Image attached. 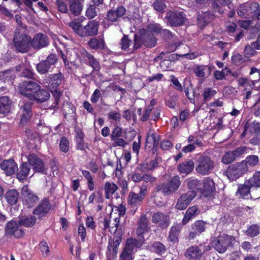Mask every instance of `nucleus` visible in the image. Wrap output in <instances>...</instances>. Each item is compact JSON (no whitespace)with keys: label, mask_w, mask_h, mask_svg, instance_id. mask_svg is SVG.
<instances>
[{"label":"nucleus","mask_w":260,"mask_h":260,"mask_svg":"<svg viewBox=\"0 0 260 260\" xmlns=\"http://www.w3.org/2000/svg\"><path fill=\"white\" fill-rule=\"evenodd\" d=\"M203 184V194L205 197L211 195L215 190V183L210 177L204 179Z\"/></svg>","instance_id":"bb28decb"},{"label":"nucleus","mask_w":260,"mask_h":260,"mask_svg":"<svg viewBox=\"0 0 260 260\" xmlns=\"http://www.w3.org/2000/svg\"><path fill=\"white\" fill-rule=\"evenodd\" d=\"M17 227V223L15 222L9 221L6 226V232L7 234L11 235Z\"/></svg>","instance_id":"338daca9"},{"label":"nucleus","mask_w":260,"mask_h":260,"mask_svg":"<svg viewBox=\"0 0 260 260\" xmlns=\"http://www.w3.org/2000/svg\"><path fill=\"white\" fill-rule=\"evenodd\" d=\"M87 45L90 49L96 50H104L106 47L104 38L101 36L91 38L88 41Z\"/></svg>","instance_id":"4be33fe9"},{"label":"nucleus","mask_w":260,"mask_h":260,"mask_svg":"<svg viewBox=\"0 0 260 260\" xmlns=\"http://www.w3.org/2000/svg\"><path fill=\"white\" fill-rule=\"evenodd\" d=\"M203 254L201 249L197 246H192L185 251V256L188 260H199Z\"/></svg>","instance_id":"b1692460"},{"label":"nucleus","mask_w":260,"mask_h":260,"mask_svg":"<svg viewBox=\"0 0 260 260\" xmlns=\"http://www.w3.org/2000/svg\"><path fill=\"white\" fill-rule=\"evenodd\" d=\"M236 159L233 151H230L225 152L223 155L221 161L224 164H230Z\"/></svg>","instance_id":"13d9d810"},{"label":"nucleus","mask_w":260,"mask_h":260,"mask_svg":"<svg viewBox=\"0 0 260 260\" xmlns=\"http://www.w3.org/2000/svg\"><path fill=\"white\" fill-rule=\"evenodd\" d=\"M57 60L58 58L56 54H50L45 59L40 61L37 64V71L41 75H45L49 72H52Z\"/></svg>","instance_id":"9d476101"},{"label":"nucleus","mask_w":260,"mask_h":260,"mask_svg":"<svg viewBox=\"0 0 260 260\" xmlns=\"http://www.w3.org/2000/svg\"><path fill=\"white\" fill-rule=\"evenodd\" d=\"M182 229V225L180 224H176L172 226L169 232V238L173 243L178 241V239Z\"/></svg>","instance_id":"c9c22d12"},{"label":"nucleus","mask_w":260,"mask_h":260,"mask_svg":"<svg viewBox=\"0 0 260 260\" xmlns=\"http://www.w3.org/2000/svg\"><path fill=\"white\" fill-rule=\"evenodd\" d=\"M214 168V161L210 156L202 154L196 162V171L202 175L209 174Z\"/></svg>","instance_id":"39448f33"},{"label":"nucleus","mask_w":260,"mask_h":260,"mask_svg":"<svg viewBox=\"0 0 260 260\" xmlns=\"http://www.w3.org/2000/svg\"><path fill=\"white\" fill-rule=\"evenodd\" d=\"M235 242L233 236L222 234L213 238L211 244L216 251L220 253H224L228 247H232Z\"/></svg>","instance_id":"20e7f679"},{"label":"nucleus","mask_w":260,"mask_h":260,"mask_svg":"<svg viewBox=\"0 0 260 260\" xmlns=\"http://www.w3.org/2000/svg\"><path fill=\"white\" fill-rule=\"evenodd\" d=\"M49 45L48 37L44 34H36L30 42V45L36 49H40Z\"/></svg>","instance_id":"a211bd4d"},{"label":"nucleus","mask_w":260,"mask_h":260,"mask_svg":"<svg viewBox=\"0 0 260 260\" xmlns=\"http://www.w3.org/2000/svg\"><path fill=\"white\" fill-rule=\"evenodd\" d=\"M128 203L133 207H136L140 205L144 199L143 194H137L130 192L128 197Z\"/></svg>","instance_id":"473e14b6"},{"label":"nucleus","mask_w":260,"mask_h":260,"mask_svg":"<svg viewBox=\"0 0 260 260\" xmlns=\"http://www.w3.org/2000/svg\"><path fill=\"white\" fill-rule=\"evenodd\" d=\"M259 233L260 226L257 224H253L250 226L246 231V234L251 237L257 236Z\"/></svg>","instance_id":"4d7b16f0"},{"label":"nucleus","mask_w":260,"mask_h":260,"mask_svg":"<svg viewBox=\"0 0 260 260\" xmlns=\"http://www.w3.org/2000/svg\"><path fill=\"white\" fill-rule=\"evenodd\" d=\"M229 5V4H224L222 1L213 0L211 3V7L214 12L222 14L224 12L223 6H228Z\"/></svg>","instance_id":"79ce46f5"},{"label":"nucleus","mask_w":260,"mask_h":260,"mask_svg":"<svg viewBox=\"0 0 260 260\" xmlns=\"http://www.w3.org/2000/svg\"><path fill=\"white\" fill-rule=\"evenodd\" d=\"M245 165L240 162L229 166L225 172L228 179L230 181H235L247 172Z\"/></svg>","instance_id":"f8f14e48"},{"label":"nucleus","mask_w":260,"mask_h":260,"mask_svg":"<svg viewBox=\"0 0 260 260\" xmlns=\"http://www.w3.org/2000/svg\"><path fill=\"white\" fill-rule=\"evenodd\" d=\"M40 249L44 257L48 256L50 254L49 247L47 243L45 241H42L39 244Z\"/></svg>","instance_id":"680f3d73"},{"label":"nucleus","mask_w":260,"mask_h":260,"mask_svg":"<svg viewBox=\"0 0 260 260\" xmlns=\"http://www.w3.org/2000/svg\"><path fill=\"white\" fill-rule=\"evenodd\" d=\"M152 221L154 223H158L161 229H166L169 225L170 218L164 213L156 212L152 215Z\"/></svg>","instance_id":"aec40b11"},{"label":"nucleus","mask_w":260,"mask_h":260,"mask_svg":"<svg viewBox=\"0 0 260 260\" xmlns=\"http://www.w3.org/2000/svg\"><path fill=\"white\" fill-rule=\"evenodd\" d=\"M162 28L160 25L157 23L150 24L148 26V30L152 33L160 34Z\"/></svg>","instance_id":"69168bd1"},{"label":"nucleus","mask_w":260,"mask_h":260,"mask_svg":"<svg viewBox=\"0 0 260 260\" xmlns=\"http://www.w3.org/2000/svg\"><path fill=\"white\" fill-rule=\"evenodd\" d=\"M27 160L30 166L35 172L47 173V168L42 159L35 154H30L27 157Z\"/></svg>","instance_id":"dca6fc26"},{"label":"nucleus","mask_w":260,"mask_h":260,"mask_svg":"<svg viewBox=\"0 0 260 260\" xmlns=\"http://www.w3.org/2000/svg\"><path fill=\"white\" fill-rule=\"evenodd\" d=\"M51 207L49 200L45 198L41 203L37 206L34 210L33 213L36 215L40 216V217L44 216L50 210Z\"/></svg>","instance_id":"412c9836"},{"label":"nucleus","mask_w":260,"mask_h":260,"mask_svg":"<svg viewBox=\"0 0 260 260\" xmlns=\"http://www.w3.org/2000/svg\"><path fill=\"white\" fill-rule=\"evenodd\" d=\"M40 89V85L31 80H24L21 82L18 86L19 93L31 101L35 94Z\"/></svg>","instance_id":"6e6552de"},{"label":"nucleus","mask_w":260,"mask_h":260,"mask_svg":"<svg viewBox=\"0 0 260 260\" xmlns=\"http://www.w3.org/2000/svg\"><path fill=\"white\" fill-rule=\"evenodd\" d=\"M50 98L49 92L44 89H41L40 86V89L36 92L35 98L31 101H35L38 103H42L47 101Z\"/></svg>","instance_id":"c756f323"},{"label":"nucleus","mask_w":260,"mask_h":260,"mask_svg":"<svg viewBox=\"0 0 260 260\" xmlns=\"http://www.w3.org/2000/svg\"><path fill=\"white\" fill-rule=\"evenodd\" d=\"M69 25L77 35L82 38L95 36L98 34L99 24L95 20L89 21L85 26L74 20L71 21Z\"/></svg>","instance_id":"f257e3e1"},{"label":"nucleus","mask_w":260,"mask_h":260,"mask_svg":"<svg viewBox=\"0 0 260 260\" xmlns=\"http://www.w3.org/2000/svg\"><path fill=\"white\" fill-rule=\"evenodd\" d=\"M118 189L117 186L114 183L107 182L105 185L106 198L109 199V194H113Z\"/></svg>","instance_id":"603ef678"},{"label":"nucleus","mask_w":260,"mask_h":260,"mask_svg":"<svg viewBox=\"0 0 260 260\" xmlns=\"http://www.w3.org/2000/svg\"><path fill=\"white\" fill-rule=\"evenodd\" d=\"M238 85L240 86H245L244 90L251 89L254 86L253 80L248 81L246 78H240L238 80Z\"/></svg>","instance_id":"8fccbe9b"},{"label":"nucleus","mask_w":260,"mask_h":260,"mask_svg":"<svg viewBox=\"0 0 260 260\" xmlns=\"http://www.w3.org/2000/svg\"><path fill=\"white\" fill-rule=\"evenodd\" d=\"M21 194L23 205L28 208L33 207L39 200L38 196L27 185H24L22 187Z\"/></svg>","instance_id":"9b49d317"},{"label":"nucleus","mask_w":260,"mask_h":260,"mask_svg":"<svg viewBox=\"0 0 260 260\" xmlns=\"http://www.w3.org/2000/svg\"><path fill=\"white\" fill-rule=\"evenodd\" d=\"M69 14L79 16L83 9V5L80 0H68Z\"/></svg>","instance_id":"393cba45"},{"label":"nucleus","mask_w":260,"mask_h":260,"mask_svg":"<svg viewBox=\"0 0 260 260\" xmlns=\"http://www.w3.org/2000/svg\"><path fill=\"white\" fill-rule=\"evenodd\" d=\"M36 222V218L32 215L23 217L19 220L20 224L25 227H32Z\"/></svg>","instance_id":"a18cd8bd"},{"label":"nucleus","mask_w":260,"mask_h":260,"mask_svg":"<svg viewBox=\"0 0 260 260\" xmlns=\"http://www.w3.org/2000/svg\"><path fill=\"white\" fill-rule=\"evenodd\" d=\"M31 37L21 32L19 29H15L13 39L14 46L17 52L24 53L27 52L30 46Z\"/></svg>","instance_id":"7ed1b4c3"},{"label":"nucleus","mask_w":260,"mask_h":260,"mask_svg":"<svg viewBox=\"0 0 260 260\" xmlns=\"http://www.w3.org/2000/svg\"><path fill=\"white\" fill-rule=\"evenodd\" d=\"M166 0H155L152 4L153 9L158 12L163 13L167 7Z\"/></svg>","instance_id":"37998d69"},{"label":"nucleus","mask_w":260,"mask_h":260,"mask_svg":"<svg viewBox=\"0 0 260 260\" xmlns=\"http://www.w3.org/2000/svg\"><path fill=\"white\" fill-rule=\"evenodd\" d=\"M1 77L5 81L12 82L15 78V75L13 70H8L3 72Z\"/></svg>","instance_id":"bf43d9fd"},{"label":"nucleus","mask_w":260,"mask_h":260,"mask_svg":"<svg viewBox=\"0 0 260 260\" xmlns=\"http://www.w3.org/2000/svg\"><path fill=\"white\" fill-rule=\"evenodd\" d=\"M151 250L158 255H161L165 253L166 248L160 242L155 241L151 245Z\"/></svg>","instance_id":"ea45409f"},{"label":"nucleus","mask_w":260,"mask_h":260,"mask_svg":"<svg viewBox=\"0 0 260 260\" xmlns=\"http://www.w3.org/2000/svg\"><path fill=\"white\" fill-rule=\"evenodd\" d=\"M53 94L54 98V102L52 105L48 108V110H53L54 111H56L58 109L57 105H58L59 101H60L61 93L58 91L57 89H50Z\"/></svg>","instance_id":"a19ab883"},{"label":"nucleus","mask_w":260,"mask_h":260,"mask_svg":"<svg viewBox=\"0 0 260 260\" xmlns=\"http://www.w3.org/2000/svg\"><path fill=\"white\" fill-rule=\"evenodd\" d=\"M250 150H251L250 148L246 146H240L233 150V152L234 153V156L236 159L244 154L248 153Z\"/></svg>","instance_id":"864d4df0"},{"label":"nucleus","mask_w":260,"mask_h":260,"mask_svg":"<svg viewBox=\"0 0 260 260\" xmlns=\"http://www.w3.org/2000/svg\"><path fill=\"white\" fill-rule=\"evenodd\" d=\"M165 19L167 24L173 27L182 26L187 20L186 15L184 12L177 10L168 11Z\"/></svg>","instance_id":"1a4fd4ad"},{"label":"nucleus","mask_w":260,"mask_h":260,"mask_svg":"<svg viewBox=\"0 0 260 260\" xmlns=\"http://www.w3.org/2000/svg\"><path fill=\"white\" fill-rule=\"evenodd\" d=\"M98 9L96 5H90L87 8L85 15L89 19H91L97 15Z\"/></svg>","instance_id":"5fc2aeb1"},{"label":"nucleus","mask_w":260,"mask_h":260,"mask_svg":"<svg viewBox=\"0 0 260 260\" xmlns=\"http://www.w3.org/2000/svg\"><path fill=\"white\" fill-rule=\"evenodd\" d=\"M64 79V75L60 71L45 76L42 81L43 85L49 89H57Z\"/></svg>","instance_id":"4468645a"},{"label":"nucleus","mask_w":260,"mask_h":260,"mask_svg":"<svg viewBox=\"0 0 260 260\" xmlns=\"http://www.w3.org/2000/svg\"><path fill=\"white\" fill-rule=\"evenodd\" d=\"M206 222L202 220L196 221L191 225L192 230H195L199 234H201L205 231Z\"/></svg>","instance_id":"09e8293b"},{"label":"nucleus","mask_w":260,"mask_h":260,"mask_svg":"<svg viewBox=\"0 0 260 260\" xmlns=\"http://www.w3.org/2000/svg\"><path fill=\"white\" fill-rule=\"evenodd\" d=\"M260 20V5L256 2L246 3L241 5L237 10L238 15L243 18H248L251 14Z\"/></svg>","instance_id":"423d86ee"},{"label":"nucleus","mask_w":260,"mask_h":260,"mask_svg":"<svg viewBox=\"0 0 260 260\" xmlns=\"http://www.w3.org/2000/svg\"><path fill=\"white\" fill-rule=\"evenodd\" d=\"M63 115L65 118L68 117L73 119L76 116V111L75 107L71 104L67 103L63 107Z\"/></svg>","instance_id":"4c0bfd02"},{"label":"nucleus","mask_w":260,"mask_h":260,"mask_svg":"<svg viewBox=\"0 0 260 260\" xmlns=\"http://www.w3.org/2000/svg\"><path fill=\"white\" fill-rule=\"evenodd\" d=\"M20 76L28 79H32L34 76V73L30 70L24 68L20 74Z\"/></svg>","instance_id":"774afa93"},{"label":"nucleus","mask_w":260,"mask_h":260,"mask_svg":"<svg viewBox=\"0 0 260 260\" xmlns=\"http://www.w3.org/2000/svg\"><path fill=\"white\" fill-rule=\"evenodd\" d=\"M194 167V163L190 159L180 164L178 167V169L180 173L187 175L193 171Z\"/></svg>","instance_id":"7c9ffc66"},{"label":"nucleus","mask_w":260,"mask_h":260,"mask_svg":"<svg viewBox=\"0 0 260 260\" xmlns=\"http://www.w3.org/2000/svg\"><path fill=\"white\" fill-rule=\"evenodd\" d=\"M12 101L8 96H0V114H7L10 112Z\"/></svg>","instance_id":"a878e982"},{"label":"nucleus","mask_w":260,"mask_h":260,"mask_svg":"<svg viewBox=\"0 0 260 260\" xmlns=\"http://www.w3.org/2000/svg\"><path fill=\"white\" fill-rule=\"evenodd\" d=\"M200 210L198 206H192L188 208L182 220V225H186L190 220L199 214Z\"/></svg>","instance_id":"5701e85b"},{"label":"nucleus","mask_w":260,"mask_h":260,"mask_svg":"<svg viewBox=\"0 0 260 260\" xmlns=\"http://www.w3.org/2000/svg\"><path fill=\"white\" fill-rule=\"evenodd\" d=\"M19 195V192L16 189H9L6 192L5 198L9 204L13 205L17 203Z\"/></svg>","instance_id":"2f4dec72"},{"label":"nucleus","mask_w":260,"mask_h":260,"mask_svg":"<svg viewBox=\"0 0 260 260\" xmlns=\"http://www.w3.org/2000/svg\"><path fill=\"white\" fill-rule=\"evenodd\" d=\"M76 146L78 149L84 150L85 148V143L83 141L84 137V133L80 130H78L76 132Z\"/></svg>","instance_id":"49530a36"},{"label":"nucleus","mask_w":260,"mask_h":260,"mask_svg":"<svg viewBox=\"0 0 260 260\" xmlns=\"http://www.w3.org/2000/svg\"><path fill=\"white\" fill-rule=\"evenodd\" d=\"M131 42L132 41L128 39V36L127 35H124L120 42L121 48L122 50H126L127 49H128Z\"/></svg>","instance_id":"e2e57ef3"},{"label":"nucleus","mask_w":260,"mask_h":260,"mask_svg":"<svg viewBox=\"0 0 260 260\" xmlns=\"http://www.w3.org/2000/svg\"><path fill=\"white\" fill-rule=\"evenodd\" d=\"M252 188H253L249 183L246 182V180L243 184H239L237 191V193H239L242 197H245L250 194Z\"/></svg>","instance_id":"e433bc0d"},{"label":"nucleus","mask_w":260,"mask_h":260,"mask_svg":"<svg viewBox=\"0 0 260 260\" xmlns=\"http://www.w3.org/2000/svg\"><path fill=\"white\" fill-rule=\"evenodd\" d=\"M216 93L215 90H213L211 88H204L202 95L204 97L203 102L204 103L209 101Z\"/></svg>","instance_id":"3c124183"},{"label":"nucleus","mask_w":260,"mask_h":260,"mask_svg":"<svg viewBox=\"0 0 260 260\" xmlns=\"http://www.w3.org/2000/svg\"><path fill=\"white\" fill-rule=\"evenodd\" d=\"M181 184L180 177L175 176L168 181L157 186V191H161L165 196H170L178 190Z\"/></svg>","instance_id":"0eeeda50"},{"label":"nucleus","mask_w":260,"mask_h":260,"mask_svg":"<svg viewBox=\"0 0 260 260\" xmlns=\"http://www.w3.org/2000/svg\"><path fill=\"white\" fill-rule=\"evenodd\" d=\"M242 165H245L247 172L249 170V167H254L258 164L259 158L255 155H250L244 160L241 161Z\"/></svg>","instance_id":"f704fd0d"},{"label":"nucleus","mask_w":260,"mask_h":260,"mask_svg":"<svg viewBox=\"0 0 260 260\" xmlns=\"http://www.w3.org/2000/svg\"><path fill=\"white\" fill-rule=\"evenodd\" d=\"M211 15L209 12L197 13V21L200 27L203 28L207 25L210 21Z\"/></svg>","instance_id":"c85d7f7f"},{"label":"nucleus","mask_w":260,"mask_h":260,"mask_svg":"<svg viewBox=\"0 0 260 260\" xmlns=\"http://www.w3.org/2000/svg\"><path fill=\"white\" fill-rule=\"evenodd\" d=\"M85 57L87 58L89 65L92 67L93 70L99 71L100 70L101 66L99 62L92 54L86 52L85 54Z\"/></svg>","instance_id":"c03bdc74"},{"label":"nucleus","mask_w":260,"mask_h":260,"mask_svg":"<svg viewBox=\"0 0 260 260\" xmlns=\"http://www.w3.org/2000/svg\"><path fill=\"white\" fill-rule=\"evenodd\" d=\"M122 128L118 126H115L110 135L111 141L116 138H120L122 136Z\"/></svg>","instance_id":"0e129e2a"},{"label":"nucleus","mask_w":260,"mask_h":260,"mask_svg":"<svg viewBox=\"0 0 260 260\" xmlns=\"http://www.w3.org/2000/svg\"><path fill=\"white\" fill-rule=\"evenodd\" d=\"M196 196L197 192L194 190H190L181 193L177 200L175 208L178 210L186 209Z\"/></svg>","instance_id":"ddd939ff"},{"label":"nucleus","mask_w":260,"mask_h":260,"mask_svg":"<svg viewBox=\"0 0 260 260\" xmlns=\"http://www.w3.org/2000/svg\"><path fill=\"white\" fill-rule=\"evenodd\" d=\"M55 5L57 10L62 13L69 14L67 4L63 0H56Z\"/></svg>","instance_id":"6e6d98bb"},{"label":"nucleus","mask_w":260,"mask_h":260,"mask_svg":"<svg viewBox=\"0 0 260 260\" xmlns=\"http://www.w3.org/2000/svg\"><path fill=\"white\" fill-rule=\"evenodd\" d=\"M69 141L68 139L65 137H62L59 143V147L61 151L66 153L69 150Z\"/></svg>","instance_id":"052dcab7"},{"label":"nucleus","mask_w":260,"mask_h":260,"mask_svg":"<svg viewBox=\"0 0 260 260\" xmlns=\"http://www.w3.org/2000/svg\"><path fill=\"white\" fill-rule=\"evenodd\" d=\"M126 13L123 6H119L116 9H110L108 11L106 18L107 20L113 22L118 21L119 18L122 17Z\"/></svg>","instance_id":"6ab92c4d"},{"label":"nucleus","mask_w":260,"mask_h":260,"mask_svg":"<svg viewBox=\"0 0 260 260\" xmlns=\"http://www.w3.org/2000/svg\"><path fill=\"white\" fill-rule=\"evenodd\" d=\"M30 168L26 162H23L20 165L19 171L17 172V178L19 180H23L28 175Z\"/></svg>","instance_id":"72a5a7b5"},{"label":"nucleus","mask_w":260,"mask_h":260,"mask_svg":"<svg viewBox=\"0 0 260 260\" xmlns=\"http://www.w3.org/2000/svg\"><path fill=\"white\" fill-rule=\"evenodd\" d=\"M34 103L32 101L23 102L20 105V113L21 119L20 124L24 126L26 125L30 120L32 115V106Z\"/></svg>","instance_id":"2eb2a0df"},{"label":"nucleus","mask_w":260,"mask_h":260,"mask_svg":"<svg viewBox=\"0 0 260 260\" xmlns=\"http://www.w3.org/2000/svg\"><path fill=\"white\" fill-rule=\"evenodd\" d=\"M0 167L7 176L14 174L18 171L17 164L13 159L4 160L1 163Z\"/></svg>","instance_id":"f3484780"},{"label":"nucleus","mask_w":260,"mask_h":260,"mask_svg":"<svg viewBox=\"0 0 260 260\" xmlns=\"http://www.w3.org/2000/svg\"><path fill=\"white\" fill-rule=\"evenodd\" d=\"M157 39L153 33L142 29L139 34H135L134 38V46L133 50H136L141 48L142 45L147 48H153L156 44Z\"/></svg>","instance_id":"f03ea898"},{"label":"nucleus","mask_w":260,"mask_h":260,"mask_svg":"<svg viewBox=\"0 0 260 260\" xmlns=\"http://www.w3.org/2000/svg\"><path fill=\"white\" fill-rule=\"evenodd\" d=\"M150 228L148 226V220L145 215H142L138 222V228L136 233L137 235H143L145 232L149 231Z\"/></svg>","instance_id":"cd10ccee"},{"label":"nucleus","mask_w":260,"mask_h":260,"mask_svg":"<svg viewBox=\"0 0 260 260\" xmlns=\"http://www.w3.org/2000/svg\"><path fill=\"white\" fill-rule=\"evenodd\" d=\"M133 241L131 239H129L126 241L125 247L121 253V254L125 255L126 256H129L132 257V253L134 249L135 248Z\"/></svg>","instance_id":"de8ad7c7"},{"label":"nucleus","mask_w":260,"mask_h":260,"mask_svg":"<svg viewBox=\"0 0 260 260\" xmlns=\"http://www.w3.org/2000/svg\"><path fill=\"white\" fill-rule=\"evenodd\" d=\"M246 182L249 183L252 187L255 188L260 187V171H257L254 172L253 176L248 180Z\"/></svg>","instance_id":"58836bf2"}]
</instances>
